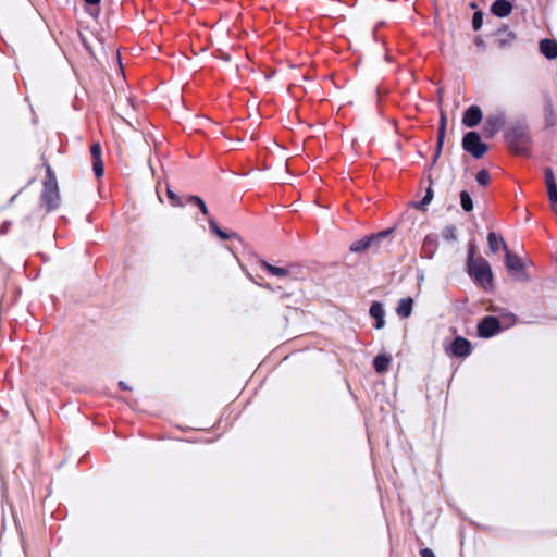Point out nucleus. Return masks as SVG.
I'll use <instances>...</instances> for the list:
<instances>
[{"label": "nucleus", "mask_w": 557, "mask_h": 557, "mask_svg": "<svg viewBox=\"0 0 557 557\" xmlns=\"http://www.w3.org/2000/svg\"><path fill=\"white\" fill-rule=\"evenodd\" d=\"M120 386H121L122 388H124V389H127V388H128V386H127L124 382H120Z\"/></svg>", "instance_id": "obj_33"}, {"label": "nucleus", "mask_w": 557, "mask_h": 557, "mask_svg": "<svg viewBox=\"0 0 557 557\" xmlns=\"http://www.w3.org/2000/svg\"><path fill=\"white\" fill-rule=\"evenodd\" d=\"M261 267L265 269L271 275L276 277H288L292 274L289 268L273 265L268 261H261Z\"/></svg>", "instance_id": "obj_9"}, {"label": "nucleus", "mask_w": 557, "mask_h": 557, "mask_svg": "<svg viewBox=\"0 0 557 557\" xmlns=\"http://www.w3.org/2000/svg\"><path fill=\"white\" fill-rule=\"evenodd\" d=\"M94 171H95V174L98 177H101L103 175V163H102V160H95V162H94Z\"/></svg>", "instance_id": "obj_24"}, {"label": "nucleus", "mask_w": 557, "mask_h": 557, "mask_svg": "<svg viewBox=\"0 0 557 557\" xmlns=\"http://www.w3.org/2000/svg\"><path fill=\"white\" fill-rule=\"evenodd\" d=\"M513 324V320L510 319L509 323H504L503 327L507 329ZM502 329V321L495 317H486L478 325V333L481 337H491L499 332Z\"/></svg>", "instance_id": "obj_4"}, {"label": "nucleus", "mask_w": 557, "mask_h": 557, "mask_svg": "<svg viewBox=\"0 0 557 557\" xmlns=\"http://www.w3.org/2000/svg\"><path fill=\"white\" fill-rule=\"evenodd\" d=\"M483 23V15L481 12H475L472 18V26L475 30L480 29Z\"/></svg>", "instance_id": "obj_21"}, {"label": "nucleus", "mask_w": 557, "mask_h": 557, "mask_svg": "<svg viewBox=\"0 0 557 557\" xmlns=\"http://www.w3.org/2000/svg\"><path fill=\"white\" fill-rule=\"evenodd\" d=\"M433 200V190L431 187L426 189L425 196L420 202L414 203V208L418 210H424L425 207Z\"/></svg>", "instance_id": "obj_15"}, {"label": "nucleus", "mask_w": 557, "mask_h": 557, "mask_svg": "<svg viewBox=\"0 0 557 557\" xmlns=\"http://www.w3.org/2000/svg\"><path fill=\"white\" fill-rule=\"evenodd\" d=\"M413 310V299L410 297L404 298L399 301L397 313H410Z\"/></svg>", "instance_id": "obj_12"}, {"label": "nucleus", "mask_w": 557, "mask_h": 557, "mask_svg": "<svg viewBox=\"0 0 557 557\" xmlns=\"http://www.w3.org/2000/svg\"><path fill=\"white\" fill-rule=\"evenodd\" d=\"M389 362H391V359L388 357H386L384 355H380L374 359L373 366H374L375 370L379 373H381L387 369Z\"/></svg>", "instance_id": "obj_11"}, {"label": "nucleus", "mask_w": 557, "mask_h": 557, "mask_svg": "<svg viewBox=\"0 0 557 557\" xmlns=\"http://www.w3.org/2000/svg\"><path fill=\"white\" fill-rule=\"evenodd\" d=\"M446 128V116L444 113L441 115V125H440V133L445 134Z\"/></svg>", "instance_id": "obj_29"}, {"label": "nucleus", "mask_w": 557, "mask_h": 557, "mask_svg": "<svg viewBox=\"0 0 557 557\" xmlns=\"http://www.w3.org/2000/svg\"><path fill=\"white\" fill-rule=\"evenodd\" d=\"M444 137H445V134H442V133L438 134L436 158L438 157L440 151L442 149V146L444 143Z\"/></svg>", "instance_id": "obj_28"}, {"label": "nucleus", "mask_w": 557, "mask_h": 557, "mask_svg": "<svg viewBox=\"0 0 557 557\" xmlns=\"http://www.w3.org/2000/svg\"><path fill=\"white\" fill-rule=\"evenodd\" d=\"M91 153L95 160H101V147L98 143L91 146Z\"/></svg>", "instance_id": "obj_25"}, {"label": "nucleus", "mask_w": 557, "mask_h": 557, "mask_svg": "<svg viewBox=\"0 0 557 557\" xmlns=\"http://www.w3.org/2000/svg\"><path fill=\"white\" fill-rule=\"evenodd\" d=\"M89 5H96L100 2V0H84Z\"/></svg>", "instance_id": "obj_32"}, {"label": "nucleus", "mask_w": 557, "mask_h": 557, "mask_svg": "<svg viewBox=\"0 0 557 557\" xmlns=\"http://www.w3.org/2000/svg\"><path fill=\"white\" fill-rule=\"evenodd\" d=\"M470 349V343L462 337H457L451 345L453 354L459 357H465L469 355Z\"/></svg>", "instance_id": "obj_8"}, {"label": "nucleus", "mask_w": 557, "mask_h": 557, "mask_svg": "<svg viewBox=\"0 0 557 557\" xmlns=\"http://www.w3.org/2000/svg\"><path fill=\"white\" fill-rule=\"evenodd\" d=\"M190 201L196 203L203 214L208 213V208L201 198H199L198 196H191Z\"/></svg>", "instance_id": "obj_20"}, {"label": "nucleus", "mask_w": 557, "mask_h": 557, "mask_svg": "<svg viewBox=\"0 0 557 557\" xmlns=\"http://www.w3.org/2000/svg\"><path fill=\"white\" fill-rule=\"evenodd\" d=\"M500 38L498 39V45L504 47L507 44H511L515 40V35L509 32L499 33Z\"/></svg>", "instance_id": "obj_17"}, {"label": "nucleus", "mask_w": 557, "mask_h": 557, "mask_svg": "<svg viewBox=\"0 0 557 557\" xmlns=\"http://www.w3.org/2000/svg\"><path fill=\"white\" fill-rule=\"evenodd\" d=\"M476 181L480 185L486 186L490 183V174L486 170H481L476 174Z\"/></svg>", "instance_id": "obj_19"}, {"label": "nucleus", "mask_w": 557, "mask_h": 557, "mask_svg": "<svg viewBox=\"0 0 557 557\" xmlns=\"http://www.w3.org/2000/svg\"><path fill=\"white\" fill-rule=\"evenodd\" d=\"M545 183L547 187L557 185L552 169L545 170Z\"/></svg>", "instance_id": "obj_22"}, {"label": "nucleus", "mask_w": 557, "mask_h": 557, "mask_svg": "<svg viewBox=\"0 0 557 557\" xmlns=\"http://www.w3.org/2000/svg\"><path fill=\"white\" fill-rule=\"evenodd\" d=\"M468 272L469 275L474 278L476 284H479L483 288H493V271L490 263L485 259L478 258L475 262L468 267Z\"/></svg>", "instance_id": "obj_1"}, {"label": "nucleus", "mask_w": 557, "mask_h": 557, "mask_svg": "<svg viewBox=\"0 0 557 557\" xmlns=\"http://www.w3.org/2000/svg\"><path fill=\"white\" fill-rule=\"evenodd\" d=\"M500 121L498 119H488L485 124V131L487 136H493L500 126Z\"/></svg>", "instance_id": "obj_14"}, {"label": "nucleus", "mask_w": 557, "mask_h": 557, "mask_svg": "<svg viewBox=\"0 0 557 557\" xmlns=\"http://www.w3.org/2000/svg\"><path fill=\"white\" fill-rule=\"evenodd\" d=\"M421 554V557H435L433 550H431L430 548H424L420 552Z\"/></svg>", "instance_id": "obj_31"}, {"label": "nucleus", "mask_w": 557, "mask_h": 557, "mask_svg": "<svg viewBox=\"0 0 557 557\" xmlns=\"http://www.w3.org/2000/svg\"><path fill=\"white\" fill-rule=\"evenodd\" d=\"M505 263L507 269L513 273L516 278L522 281L529 280V276L525 272L529 262L522 260L519 256L507 250V253H505Z\"/></svg>", "instance_id": "obj_3"}, {"label": "nucleus", "mask_w": 557, "mask_h": 557, "mask_svg": "<svg viewBox=\"0 0 557 557\" xmlns=\"http://www.w3.org/2000/svg\"><path fill=\"white\" fill-rule=\"evenodd\" d=\"M541 52L548 59H555L557 57V42L545 39L540 45Z\"/></svg>", "instance_id": "obj_10"}, {"label": "nucleus", "mask_w": 557, "mask_h": 557, "mask_svg": "<svg viewBox=\"0 0 557 557\" xmlns=\"http://www.w3.org/2000/svg\"><path fill=\"white\" fill-rule=\"evenodd\" d=\"M384 310V307L381 302H373L370 307V312L369 313H382Z\"/></svg>", "instance_id": "obj_26"}, {"label": "nucleus", "mask_w": 557, "mask_h": 557, "mask_svg": "<svg viewBox=\"0 0 557 557\" xmlns=\"http://www.w3.org/2000/svg\"><path fill=\"white\" fill-rule=\"evenodd\" d=\"M267 289H271V286L269 284L264 285Z\"/></svg>", "instance_id": "obj_34"}, {"label": "nucleus", "mask_w": 557, "mask_h": 557, "mask_svg": "<svg viewBox=\"0 0 557 557\" xmlns=\"http://www.w3.org/2000/svg\"><path fill=\"white\" fill-rule=\"evenodd\" d=\"M166 194H168V197L172 200L174 206H176V207H181L182 206V200L180 199V197L173 190L168 188Z\"/></svg>", "instance_id": "obj_23"}, {"label": "nucleus", "mask_w": 557, "mask_h": 557, "mask_svg": "<svg viewBox=\"0 0 557 557\" xmlns=\"http://www.w3.org/2000/svg\"><path fill=\"white\" fill-rule=\"evenodd\" d=\"M482 120V111L478 106H471L463 114L462 123L467 127L478 125Z\"/></svg>", "instance_id": "obj_5"}, {"label": "nucleus", "mask_w": 557, "mask_h": 557, "mask_svg": "<svg viewBox=\"0 0 557 557\" xmlns=\"http://www.w3.org/2000/svg\"><path fill=\"white\" fill-rule=\"evenodd\" d=\"M210 227L221 239H228V238L237 236L236 234L230 235V234L225 233L218 226V224L214 221H210Z\"/></svg>", "instance_id": "obj_16"}, {"label": "nucleus", "mask_w": 557, "mask_h": 557, "mask_svg": "<svg viewBox=\"0 0 557 557\" xmlns=\"http://www.w3.org/2000/svg\"><path fill=\"white\" fill-rule=\"evenodd\" d=\"M478 258H474V249L471 248L468 253V267L476 261Z\"/></svg>", "instance_id": "obj_30"}, {"label": "nucleus", "mask_w": 557, "mask_h": 557, "mask_svg": "<svg viewBox=\"0 0 557 557\" xmlns=\"http://www.w3.org/2000/svg\"><path fill=\"white\" fill-rule=\"evenodd\" d=\"M375 329H382L384 326L383 315H372Z\"/></svg>", "instance_id": "obj_27"}, {"label": "nucleus", "mask_w": 557, "mask_h": 557, "mask_svg": "<svg viewBox=\"0 0 557 557\" xmlns=\"http://www.w3.org/2000/svg\"><path fill=\"white\" fill-rule=\"evenodd\" d=\"M487 244L493 253L498 252L500 249L505 250V253L509 250L504 238L494 232L488 233Z\"/></svg>", "instance_id": "obj_6"}, {"label": "nucleus", "mask_w": 557, "mask_h": 557, "mask_svg": "<svg viewBox=\"0 0 557 557\" xmlns=\"http://www.w3.org/2000/svg\"><path fill=\"white\" fill-rule=\"evenodd\" d=\"M462 148L472 157L480 159L487 151V145L481 140V137L475 132H469L462 139Z\"/></svg>", "instance_id": "obj_2"}, {"label": "nucleus", "mask_w": 557, "mask_h": 557, "mask_svg": "<svg viewBox=\"0 0 557 557\" xmlns=\"http://www.w3.org/2000/svg\"><path fill=\"white\" fill-rule=\"evenodd\" d=\"M460 203L465 211L471 212L473 210V201L469 193L461 191L460 194Z\"/></svg>", "instance_id": "obj_13"}, {"label": "nucleus", "mask_w": 557, "mask_h": 557, "mask_svg": "<svg viewBox=\"0 0 557 557\" xmlns=\"http://www.w3.org/2000/svg\"><path fill=\"white\" fill-rule=\"evenodd\" d=\"M512 5L506 0H496L491 8L493 14L499 17H506L511 13Z\"/></svg>", "instance_id": "obj_7"}, {"label": "nucleus", "mask_w": 557, "mask_h": 557, "mask_svg": "<svg viewBox=\"0 0 557 557\" xmlns=\"http://www.w3.org/2000/svg\"><path fill=\"white\" fill-rule=\"evenodd\" d=\"M549 200L553 203V210L557 214V185L547 187Z\"/></svg>", "instance_id": "obj_18"}]
</instances>
